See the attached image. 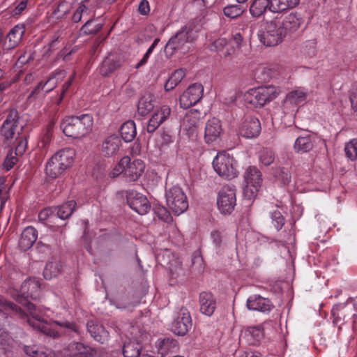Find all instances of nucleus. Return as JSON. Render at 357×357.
I'll return each mask as SVG.
<instances>
[{"instance_id": "nucleus-1", "label": "nucleus", "mask_w": 357, "mask_h": 357, "mask_svg": "<svg viewBox=\"0 0 357 357\" xmlns=\"http://www.w3.org/2000/svg\"><path fill=\"white\" fill-rule=\"evenodd\" d=\"M202 27L199 19L195 18L190 21L169 38L164 50L166 55L172 56L178 52L181 54L187 53L190 50L188 44L197 39V33Z\"/></svg>"}, {"instance_id": "nucleus-2", "label": "nucleus", "mask_w": 357, "mask_h": 357, "mask_svg": "<svg viewBox=\"0 0 357 357\" xmlns=\"http://www.w3.org/2000/svg\"><path fill=\"white\" fill-rule=\"evenodd\" d=\"M93 125L92 116L83 114L79 116H66L61 121L60 128L66 137L79 139L91 131Z\"/></svg>"}, {"instance_id": "nucleus-3", "label": "nucleus", "mask_w": 357, "mask_h": 357, "mask_svg": "<svg viewBox=\"0 0 357 357\" xmlns=\"http://www.w3.org/2000/svg\"><path fill=\"white\" fill-rule=\"evenodd\" d=\"M40 287L39 281L36 279L25 280L20 286V289L13 298L19 303L24 306L32 317H35L36 307L31 301H36L40 296Z\"/></svg>"}, {"instance_id": "nucleus-4", "label": "nucleus", "mask_w": 357, "mask_h": 357, "mask_svg": "<svg viewBox=\"0 0 357 357\" xmlns=\"http://www.w3.org/2000/svg\"><path fill=\"white\" fill-rule=\"evenodd\" d=\"M75 155V150L71 148H66L57 151L46 165L47 174L52 178H56L61 175L73 165Z\"/></svg>"}, {"instance_id": "nucleus-5", "label": "nucleus", "mask_w": 357, "mask_h": 357, "mask_svg": "<svg viewBox=\"0 0 357 357\" xmlns=\"http://www.w3.org/2000/svg\"><path fill=\"white\" fill-rule=\"evenodd\" d=\"M243 178L246 183L243 188V196L245 199L251 200L257 197L261 186V172L256 166H249L244 172Z\"/></svg>"}, {"instance_id": "nucleus-6", "label": "nucleus", "mask_w": 357, "mask_h": 357, "mask_svg": "<svg viewBox=\"0 0 357 357\" xmlns=\"http://www.w3.org/2000/svg\"><path fill=\"white\" fill-rule=\"evenodd\" d=\"M283 31L280 21L275 18L266 22L264 31L259 35V40L267 47L278 45L286 37Z\"/></svg>"}, {"instance_id": "nucleus-7", "label": "nucleus", "mask_w": 357, "mask_h": 357, "mask_svg": "<svg viewBox=\"0 0 357 357\" xmlns=\"http://www.w3.org/2000/svg\"><path fill=\"white\" fill-rule=\"evenodd\" d=\"M234 163L235 160L233 157L225 153H220L213 159V167L219 176L231 180L237 177L238 174Z\"/></svg>"}, {"instance_id": "nucleus-8", "label": "nucleus", "mask_w": 357, "mask_h": 357, "mask_svg": "<svg viewBox=\"0 0 357 357\" xmlns=\"http://www.w3.org/2000/svg\"><path fill=\"white\" fill-rule=\"evenodd\" d=\"M347 302L348 303L335 305L331 310L333 317V324L337 326L339 330L341 329L343 324L347 323L356 316L354 308L356 307L357 310V302L354 298H349Z\"/></svg>"}, {"instance_id": "nucleus-9", "label": "nucleus", "mask_w": 357, "mask_h": 357, "mask_svg": "<svg viewBox=\"0 0 357 357\" xmlns=\"http://www.w3.org/2000/svg\"><path fill=\"white\" fill-rule=\"evenodd\" d=\"M167 204L172 212L179 215L188 208L187 197L183 190L178 185H174L166 191Z\"/></svg>"}, {"instance_id": "nucleus-10", "label": "nucleus", "mask_w": 357, "mask_h": 357, "mask_svg": "<svg viewBox=\"0 0 357 357\" xmlns=\"http://www.w3.org/2000/svg\"><path fill=\"white\" fill-rule=\"evenodd\" d=\"M126 60V56L123 53L109 52L99 66L100 74L105 77H110L114 73L121 69Z\"/></svg>"}, {"instance_id": "nucleus-11", "label": "nucleus", "mask_w": 357, "mask_h": 357, "mask_svg": "<svg viewBox=\"0 0 357 357\" xmlns=\"http://www.w3.org/2000/svg\"><path fill=\"white\" fill-rule=\"evenodd\" d=\"M278 87L268 85L251 90L250 102L256 107H263L274 100L280 93Z\"/></svg>"}, {"instance_id": "nucleus-12", "label": "nucleus", "mask_w": 357, "mask_h": 357, "mask_svg": "<svg viewBox=\"0 0 357 357\" xmlns=\"http://www.w3.org/2000/svg\"><path fill=\"white\" fill-rule=\"evenodd\" d=\"M217 204L220 213L230 214L236 204L235 187L224 185L218 193Z\"/></svg>"}, {"instance_id": "nucleus-13", "label": "nucleus", "mask_w": 357, "mask_h": 357, "mask_svg": "<svg viewBox=\"0 0 357 357\" xmlns=\"http://www.w3.org/2000/svg\"><path fill=\"white\" fill-rule=\"evenodd\" d=\"M204 87L201 84L195 83L181 94L179 98L180 106L183 109H188L197 103L202 98Z\"/></svg>"}, {"instance_id": "nucleus-14", "label": "nucleus", "mask_w": 357, "mask_h": 357, "mask_svg": "<svg viewBox=\"0 0 357 357\" xmlns=\"http://www.w3.org/2000/svg\"><path fill=\"white\" fill-rule=\"evenodd\" d=\"M192 319L189 311L184 307L181 308L176 317L172 323V331L180 336L188 333L192 328Z\"/></svg>"}, {"instance_id": "nucleus-15", "label": "nucleus", "mask_w": 357, "mask_h": 357, "mask_svg": "<svg viewBox=\"0 0 357 357\" xmlns=\"http://www.w3.org/2000/svg\"><path fill=\"white\" fill-rule=\"evenodd\" d=\"M126 200L130 207L139 215L146 214L151 204L145 195L134 190H128L126 192Z\"/></svg>"}, {"instance_id": "nucleus-16", "label": "nucleus", "mask_w": 357, "mask_h": 357, "mask_svg": "<svg viewBox=\"0 0 357 357\" xmlns=\"http://www.w3.org/2000/svg\"><path fill=\"white\" fill-rule=\"evenodd\" d=\"M26 27L24 24H18L14 26L8 33L2 43V50H12L16 48L22 42L25 33Z\"/></svg>"}, {"instance_id": "nucleus-17", "label": "nucleus", "mask_w": 357, "mask_h": 357, "mask_svg": "<svg viewBox=\"0 0 357 357\" xmlns=\"http://www.w3.org/2000/svg\"><path fill=\"white\" fill-rule=\"evenodd\" d=\"M19 119L17 110L15 108L10 109L6 119L0 127V134L6 140H10L14 137Z\"/></svg>"}, {"instance_id": "nucleus-18", "label": "nucleus", "mask_w": 357, "mask_h": 357, "mask_svg": "<svg viewBox=\"0 0 357 357\" xmlns=\"http://www.w3.org/2000/svg\"><path fill=\"white\" fill-rule=\"evenodd\" d=\"M126 157L128 162L125 165L124 180L128 183L137 181L144 173L145 164L142 160H132L130 157Z\"/></svg>"}, {"instance_id": "nucleus-19", "label": "nucleus", "mask_w": 357, "mask_h": 357, "mask_svg": "<svg viewBox=\"0 0 357 357\" xmlns=\"http://www.w3.org/2000/svg\"><path fill=\"white\" fill-rule=\"evenodd\" d=\"M261 129V123L257 118L248 116L239 128V134L245 138H254L259 135Z\"/></svg>"}, {"instance_id": "nucleus-20", "label": "nucleus", "mask_w": 357, "mask_h": 357, "mask_svg": "<svg viewBox=\"0 0 357 357\" xmlns=\"http://www.w3.org/2000/svg\"><path fill=\"white\" fill-rule=\"evenodd\" d=\"M171 114V108L168 105H162L155 109L149 119L146 130L149 133L155 132L157 128L165 121Z\"/></svg>"}, {"instance_id": "nucleus-21", "label": "nucleus", "mask_w": 357, "mask_h": 357, "mask_svg": "<svg viewBox=\"0 0 357 357\" xmlns=\"http://www.w3.org/2000/svg\"><path fill=\"white\" fill-rule=\"evenodd\" d=\"M303 22L304 20L300 13L292 12L286 15L282 22H280V27L287 36L298 31Z\"/></svg>"}, {"instance_id": "nucleus-22", "label": "nucleus", "mask_w": 357, "mask_h": 357, "mask_svg": "<svg viewBox=\"0 0 357 357\" xmlns=\"http://www.w3.org/2000/svg\"><path fill=\"white\" fill-rule=\"evenodd\" d=\"M199 310L202 314L211 317L217 307L215 296L210 291H202L199 296Z\"/></svg>"}, {"instance_id": "nucleus-23", "label": "nucleus", "mask_w": 357, "mask_h": 357, "mask_svg": "<svg viewBox=\"0 0 357 357\" xmlns=\"http://www.w3.org/2000/svg\"><path fill=\"white\" fill-rule=\"evenodd\" d=\"M222 132L221 122L216 118L209 119L205 126L204 140L207 144H212L220 139Z\"/></svg>"}, {"instance_id": "nucleus-24", "label": "nucleus", "mask_w": 357, "mask_h": 357, "mask_svg": "<svg viewBox=\"0 0 357 357\" xmlns=\"http://www.w3.org/2000/svg\"><path fill=\"white\" fill-rule=\"evenodd\" d=\"M247 307L250 310L267 312H270L274 306L269 299L255 294L248 298Z\"/></svg>"}, {"instance_id": "nucleus-25", "label": "nucleus", "mask_w": 357, "mask_h": 357, "mask_svg": "<svg viewBox=\"0 0 357 357\" xmlns=\"http://www.w3.org/2000/svg\"><path fill=\"white\" fill-rule=\"evenodd\" d=\"M87 331L94 340L105 344L109 340V332L97 321L89 320L86 323Z\"/></svg>"}, {"instance_id": "nucleus-26", "label": "nucleus", "mask_w": 357, "mask_h": 357, "mask_svg": "<svg viewBox=\"0 0 357 357\" xmlns=\"http://www.w3.org/2000/svg\"><path fill=\"white\" fill-rule=\"evenodd\" d=\"M38 238V231L32 226L26 227L21 234L18 246L22 251L30 249Z\"/></svg>"}, {"instance_id": "nucleus-27", "label": "nucleus", "mask_w": 357, "mask_h": 357, "mask_svg": "<svg viewBox=\"0 0 357 357\" xmlns=\"http://www.w3.org/2000/svg\"><path fill=\"white\" fill-rule=\"evenodd\" d=\"M121 146V138L116 135H111L102 142V154L105 157H112L118 153Z\"/></svg>"}, {"instance_id": "nucleus-28", "label": "nucleus", "mask_w": 357, "mask_h": 357, "mask_svg": "<svg viewBox=\"0 0 357 357\" xmlns=\"http://www.w3.org/2000/svg\"><path fill=\"white\" fill-rule=\"evenodd\" d=\"M35 320L28 319V323L33 328L37 329L47 336L56 338L59 337V333L54 329L50 324L40 321V317L36 312Z\"/></svg>"}, {"instance_id": "nucleus-29", "label": "nucleus", "mask_w": 357, "mask_h": 357, "mask_svg": "<svg viewBox=\"0 0 357 357\" xmlns=\"http://www.w3.org/2000/svg\"><path fill=\"white\" fill-rule=\"evenodd\" d=\"M272 0H252L250 6V13L253 17L262 16L267 10L273 13Z\"/></svg>"}, {"instance_id": "nucleus-30", "label": "nucleus", "mask_w": 357, "mask_h": 357, "mask_svg": "<svg viewBox=\"0 0 357 357\" xmlns=\"http://www.w3.org/2000/svg\"><path fill=\"white\" fill-rule=\"evenodd\" d=\"M154 96L151 93H146L138 101L137 113L142 116H146L154 109Z\"/></svg>"}, {"instance_id": "nucleus-31", "label": "nucleus", "mask_w": 357, "mask_h": 357, "mask_svg": "<svg viewBox=\"0 0 357 357\" xmlns=\"http://www.w3.org/2000/svg\"><path fill=\"white\" fill-rule=\"evenodd\" d=\"M142 350V344L133 339L125 341L122 347V354L124 357H139Z\"/></svg>"}, {"instance_id": "nucleus-32", "label": "nucleus", "mask_w": 357, "mask_h": 357, "mask_svg": "<svg viewBox=\"0 0 357 357\" xmlns=\"http://www.w3.org/2000/svg\"><path fill=\"white\" fill-rule=\"evenodd\" d=\"M314 142L315 139L311 135L300 136L296 139L294 148L297 153H307L313 149Z\"/></svg>"}, {"instance_id": "nucleus-33", "label": "nucleus", "mask_w": 357, "mask_h": 357, "mask_svg": "<svg viewBox=\"0 0 357 357\" xmlns=\"http://www.w3.org/2000/svg\"><path fill=\"white\" fill-rule=\"evenodd\" d=\"M306 93L301 90H294L288 93L282 102V107L288 108L295 107L297 104L305 100Z\"/></svg>"}, {"instance_id": "nucleus-34", "label": "nucleus", "mask_w": 357, "mask_h": 357, "mask_svg": "<svg viewBox=\"0 0 357 357\" xmlns=\"http://www.w3.org/2000/svg\"><path fill=\"white\" fill-rule=\"evenodd\" d=\"M76 206V202L75 200H70L64 202L61 205L54 207V210L56 211L58 218L62 220H66L71 216Z\"/></svg>"}, {"instance_id": "nucleus-35", "label": "nucleus", "mask_w": 357, "mask_h": 357, "mask_svg": "<svg viewBox=\"0 0 357 357\" xmlns=\"http://www.w3.org/2000/svg\"><path fill=\"white\" fill-rule=\"evenodd\" d=\"M273 176L275 182L282 186L289 185L291 180V172L287 167H277L273 169Z\"/></svg>"}, {"instance_id": "nucleus-36", "label": "nucleus", "mask_w": 357, "mask_h": 357, "mask_svg": "<svg viewBox=\"0 0 357 357\" xmlns=\"http://www.w3.org/2000/svg\"><path fill=\"white\" fill-rule=\"evenodd\" d=\"M120 132L121 138L126 142L132 141L137 134L135 122L130 120L123 123L120 128Z\"/></svg>"}, {"instance_id": "nucleus-37", "label": "nucleus", "mask_w": 357, "mask_h": 357, "mask_svg": "<svg viewBox=\"0 0 357 357\" xmlns=\"http://www.w3.org/2000/svg\"><path fill=\"white\" fill-rule=\"evenodd\" d=\"M185 75V71L183 68L176 70L167 80L165 84V89L166 91L173 90L183 79Z\"/></svg>"}, {"instance_id": "nucleus-38", "label": "nucleus", "mask_w": 357, "mask_h": 357, "mask_svg": "<svg viewBox=\"0 0 357 357\" xmlns=\"http://www.w3.org/2000/svg\"><path fill=\"white\" fill-rule=\"evenodd\" d=\"M65 74V71L61 70L57 73L52 74L45 82H43V81L40 82L28 96L27 100L32 102L36 100L38 97V94L40 93V92L44 89L45 86L49 82H50L52 79L56 78L57 75H61V77H63Z\"/></svg>"}, {"instance_id": "nucleus-39", "label": "nucleus", "mask_w": 357, "mask_h": 357, "mask_svg": "<svg viewBox=\"0 0 357 357\" xmlns=\"http://www.w3.org/2000/svg\"><path fill=\"white\" fill-rule=\"evenodd\" d=\"M61 270L62 266L59 261H49L45 266L43 276L46 280H50L57 276L61 272Z\"/></svg>"}, {"instance_id": "nucleus-40", "label": "nucleus", "mask_w": 357, "mask_h": 357, "mask_svg": "<svg viewBox=\"0 0 357 357\" xmlns=\"http://www.w3.org/2000/svg\"><path fill=\"white\" fill-rule=\"evenodd\" d=\"M300 0H272L273 13H280L298 5Z\"/></svg>"}, {"instance_id": "nucleus-41", "label": "nucleus", "mask_w": 357, "mask_h": 357, "mask_svg": "<svg viewBox=\"0 0 357 357\" xmlns=\"http://www.w3.org/2000/svg\"><path fill=\"white\" fill-rule=\"evenodd\" d=\"M200 119L201 112L199 111L190 109L186 113L183 123L188 129H192L198 126Z\"/></svg>"}, {"instance_id": "nucleus-42", "label": "nucleus", "mask_w": 357, "mask_h": 357, "mask_svg": "<svg viewBox=\"0 0 357 357\" xmlns=\"http://www.w3.org/2000/svg\"><path fill=\"white\" fill-rule=\"evenodd\" d=\"M0 309L2 310H12L17 314H19V316L21 318H24L26 317V313L24 312V310L15 304L14 303L8 301L3 296L0 295Z\"/></svg>"}, {"instance_id": "nucleus-43", "label": "nucleus", "mask_w": 357, "mask_h": 357, "mask_svg": "<svg viewBox=\"0 0 357 357\" xmlns=\"http://www.w3.org/2000/svg\"><path fill=\"white\" fill-rule=\"evenodd\" d=\"M259 162L264 166L271 165L275 160V152L268 148H263L258 153Z\"/></svg>"}, {"instance_id": "nucleus-44", "label": "nucleus", "mask_w": 357, "mask_h": 357, "mask_svg": "<svg viewBox=\"0 0 357 357\" xmlns=\"http://www.w3.org/2000/svg\"><path fill=\"white\" fill-rule=\"evenodd\" d=\"M245 8L241 5L231 4L225 6L223 9L224 14L230 18H236L241 16Z\"/></svg>"}, {"instance_id": "nucleus-45", "label": "nucleus", "mask_w": 357, "mask_h": 357, "mask_svg": "<svg viewBox=\"0 0 357 357\" xmlns=\"http://www.w3.org/2000/svg\"><path fill=\"white\" fill-rule=\"evenodd\" d=\"M153 211L158 219L168 222L171 220L172 217L167 209L159 204H154Z\"/></svg>"}, {"instance_id": "nucleus-46", "label": "nucleus", "mask_w": 357, "mask_h": 357, "mask_svg": "<svg viewBox=\"0 0 357 357\" xmlns=\"http://www.w3.org/2000/svg\"><path fill=\"white\" fill-rule=\"evenodd\" d=\"M93 20H89L82 27L81 31L84 35H94L102 28V24H96L93 26Z\"/></svg>"}, {"instance_id": "nucleus-47", "label": "nucleus", "mask_w": 357, "mask_h": 357, "mask_svg": "<svg viewBox=\"0 0 357 357\" xmlns=\"http://www.w3.org/2000/svg\"><path fill=\"white\" fill-rule=\"evenodd\" d=\"M177 348L178 342L173 338H164L160 343V349L162 352L174 351Z\"/></svg>"}, {"instance_id": "nucleus-48", "label": "nucleus", "mask_w": 357, "mask_h": 357, "mask_svg": "<svg viewBox=\"0 0 357 357\" xmlns=\"http://www.w3.org/2000/svg\"><path fill=\"white\" fill-rule=\"evenodd\" d=\"M54 323L60 326L61 329H63L65 333H70L71 332H74L77 334L79 333L78 326L73 321H54Z\"/></svg>"}, {"instance_id": "nucleus-49", "label": "nucleus", "mask_w": 357, "mask_h": 357, "mask_svg": "<svg viewBox=\"0 0 357 357\" xmlns=\"http://www.w3.org/2000/svg\"><path fill=\"white\" fill-rule=\"evenodd\" d=\"M344 152L346 156L351 160L357 157V139H352L345 145Z\"/></svg>"}, {"instance_id": "nucleus-50", "label": "nucleus", "mask_w": 357, "mask_h": 357, "mask_svg": "<svg viewBox=\"0 0 357 357\" xmlns=\"http://www.w3.org/2000/svg\"><path fill=\"white\" fill-rule=\"evenodd\" d=\"M17 155V153H14L13 151H10L9 153H8L3 163V168L4 169L9 171L14 167L18 161Z\"/></svg>"}, {"instance_id": "nucleus-51", "label": "nucleus", "mask_w": 357, "mask_h": 357, "mask_svg": "<svg viewBox=\"0 0 357 357\" xmlns=\"http://www.w3.org/2000/svg\"><path fill=\"white\" fill-rule=\"evenodd\" d=\"M271 218L273 225L278 231L282 228L284 225V218L279 211L275 210L273 211L271 214Z\"/></svg>"}, {"instance_id": "nucleus-52", "label": "nucleus", "mask_w": 357, "mask_h": 357, "mask_svg": "<svg viewBox=\"0 0 357 357\" xmlns=\"http://www.w3.org/2000/svg\"><path fill=\"white\" fill-rule=\"evenodd\" d=\"M127 158L123 157L119 163L115 166V167L110 172V176L112 178H116L119 176L120 174L123 175V178H124V169L125 165H127Z\"/></svg>"}, {"instance_id": "nucleus-53", "label": "nucleus", "mask_w": 357, "mask_h": 357, "mask_svg": "<svg viewBox=\"0 0 357 357\" xmlns=\"http://www.w3.org/2000/svg\"><path fill=\"white\" fill-rule=\"evenodd\" d=\"M211 238L216 250H220L223 243V236L218 230H213L211 232Z\"/></svg>"}, {"instance_id": "nucleus-54", "label": "nucleus", "mask_w": 357, "mask_h": 357, "mask_svg": "<svg viewBox=\"0 0 357 357\" xmlns=\"http://www.w3.org/2000/svg\"><path fill=\"white\" fill-rule=\"evenodd\" d=\"M248 331L257 341H259L264 337V328L261 325L249 327Z\"/></svg>"}, {"instance_id": "nucleus-55", "label": "nucleus", "mask_w": 357, "mask_h": 357, "mask_svg": "<svg viewBox=\"0 0 357 357\" xmlns=\"http://www.w3.org/2000/svg\"><path fill=\"white\" fill-rule=\"evenodd\" d=\"M174 141V135L169 130H162L160 134L161 146H169Z\"/></svg>"}, {"instance_id": "nucleus-56", "label": "nucleus", "mask_w": 357, "mask_h": 357, "mask_svg": "<svg viewBox=\"0 0 357 357\" xmlns=\"http://www.w3.org/2000/svg\"><path fill=\"white\" fill-rule=\"evenodd\" d=\"M192 266L198 271L204 270V260L198 252H195L192 258Z\"/></svg>"}, {"instance_id": "nucleus-57", "label": "nucleus", "mask_w": 357, "mask_h": 357, "mask_svg": "<svg viewBox=\"0 0 357 357\" xmlns=\"http://www.w3.org/2000/svg\"><path fill=\"white\" fill-rule=\"evenodd\" d=\"M91 236L89 233L84 231L81 238V242L84 248L89 252L90 255H93V249L91 245Z\"/></svg>"}, {"instance_id": "nucleus-58", "label": "nucleus", "mask_w": 357, "mask_h": 357, "mask_svg": "<svg viewBox=\"0 0 357 357\" xmlns=\"http://www.w3.org/2000/svg\"><path fill=\"white\" fill-rule=\"evenodd\" d=\"M317 41L315 39L308 40L303 44L304 51L308 55H313L315 53Z\"/></svg>"}, {"instance_id": "nucleus-59", "label": "nucleus", "mask_w": 357, "mask_h": 357, "mask_svg": "<svg viewBox=\"0 0 357 357\" xmlns=\"http://www.w3.org/2000/svg\"><path fill=\"white\" fill-rule=\"evenodd\" d=\"M28 0L21 1L11 11L13 16L20 15L25 10L27 6Z\"/></svg>"}, {"instance_id": "nucleus-60", "label": "nucleus", "mask_w": 357, "mask_h": 357, "mask_svg": "<svg viewBox=\"0 0 357 357\" xmlns=\"http://www.w3.org/2000/svg\"><path fill=\"white\" fill-rule=\"evenodd\" d=\"M54 212V208H46L41 210L38 216L39 221L44 222Z\"/></svg>"}, {"instance_id": "nucleus-61", "label": "nucleus", "mask_w": 357, "mask_h": 357, "mask_svg": "<svg viewBox=\"0 0 357 357\" xmlns=\"http://www.w3.org/2000/svg\"><path fill=\"white\" fill-rule=\"evenodd\" d=\"M349 99L353 109L357 111V84L353 86L350 92Z\"/></svg>"}, {"instance_id": "nucleus-62", "label": "nucleus", "mask_w": 357, "mask_h": 357, "mask_svg": "<svg viewBox=\"0 0 357 357\" xmlns=\"http://www.w3.org/2000/svg\"><path fill=\"white\" fill-rule=\"evenodd\" d=\"M16 140L17 142V145L15 148V151L14 153H17V154L18 153L22 154L25 151L26 148V144H27L26 139V138H21V139L17 138Z\"/></svg>"}, {"instance_id": "nucleus-63", "label": "nucleus", "mask_w": 357, "mask_h": 357, "mask_svg": "<svg viewBox=\"0 0 357 357\" xmlns=\"http://www.w3.org/2000/svg\"><path fill=\"white\" fill-rule=\"evenodd\" d=\"M69 10L68 3L66 1L60 2L57 8L54 10V14L56 15L59 12L63 13V15H66Z\"/></svg>"}, {"instance_id": "nucleus-64", "label": "nucleus", "mask_w": 357, "mask_h": 357, "mask_svg": "<svg viewBox=\"0 0 357 357\" xmlns=\"http://www.w3.org/2000/svg\"><path fill=\"white\" fill-rule=\"evenodd\" d=\"M138 10L141 15H146L150 12L149 3L147 0H142L138 8Z\"/></svg>"}]
</instances>
